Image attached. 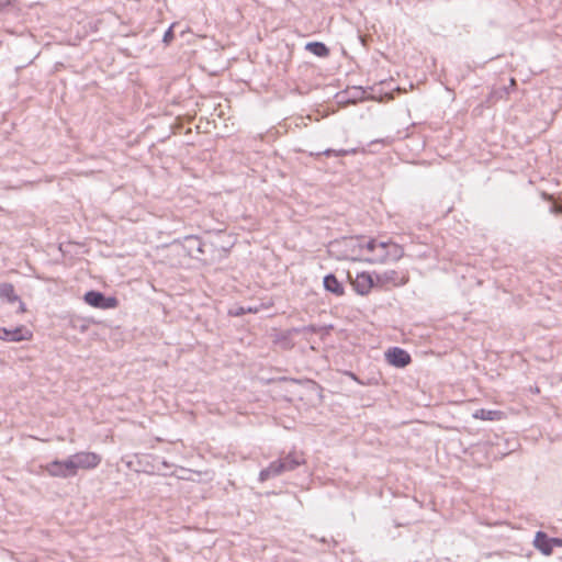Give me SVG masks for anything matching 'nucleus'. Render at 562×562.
<instances>
[{
	"instance_id": "f257e3e1",
	"label": "nucleus",
	"mask_w": 562,
	"mask_h": 562,
	"mask_svg": "<svg viewBox=\"0 0 562 562\" xmlns=\"http://www.w3.org/2000/svg\"><path fill=\"white\" fill-rule=\"evenodd\" d=\"M101 456L95 452L80 451L65 460H54L47 463L44 469L55 477H71L75 476L79 470H91L101 463Z\"/></svg>"
},
{
	"instance_id": "f03ea898",
	"label": "nucleus",
	"mask_w": 562,
	"mask_h": 562,
	"mask_svg": "<svg viewBox=\"0 0 562 562\" xmlns=\"http://www.w3.org/2000/svg\"><path fill=\"white\" fill-rule=\"evenodd\" d=\"M304 463L305 458L303 453L291 451L284 458L271 462L269 467L261 470L259 473V479L261 482L267 481L271 477L283 474L284 472L293 471Z\"/></svg>"
},
{
	"instance_id": "7ed1b4c3",
	"label": "nucleus",
	"mask_w": 562,
	"mask_h": 562,
	"mask_svg": "<svg viewBox=\"0 0 562 562\" xmlns=\"http://www.w3.org/2000/svg\"><path fill=\"white\" fill-rule=\"evenodd\" d=\"M375 286L380 290H390L405 285L409 281V276L406 271L385 270L383 272L374 273Z\"/></svg>"
},
{
	"instance_id": "20e7f679",
	"label": "nucleus",
	"mask_w": 562,
	"mask_h": 562,
	"mask_svg": "<svg viewBox=\"0 0 562 562\" xmlns=\"http://www.w3.org/2000/svg\"><path fill=\"white\" fill-rule=\"evenodd\" d=\"M360 249H364L371 254L367 258L370 263H386V241H378L376 239H370L366 244H359Z\"/></svg>"
},
{
	"instance_id": "39448f33",
	"label": "nucleus",
	"mask_w": 562,
	"mask_h": 562,
	"mask_svg": "<svg viewBox=\"0 0 562 562\" xmlns=\"http://www.w3.org/2000/svg\"><path fill=\"white\" fill-rule=\"evenodd\" d=\"M83 299L85 302L90 306L101 310L115 308L119 304V301L115 296H105L103 293L93 290L88 291Z\"/></svg>"
},
{
	"instance_id": "423d86ee",
	"label": "nucleus",
	"mask_w": 562,
	"mask_h": 562,
	"mask_svg": "<svg viewBox=\"0 0 562 562\" xmlns=\"http://www.w3.org/2000/svg\"><path fill=\"white\" fill-rule=\"evenodd\" d=\"M355 291L360 295H368L375 286V277L369 272L358 273L355 280H351Z\"/></svg>"
},
{
	"instance_id": "0eeeda50",
	"label": "nucleus",
	"mask_w": 562,
	"mask_h": 562,
	"mask_svg": "<svg viewBox=\"0 0 562 562\" xmlns=\"http://www.w3.org/2000/svg\"><path fill=\"white\" fill-rule=\"evenodd\" d=\"M32 331L29 330L25 326L21 325L13 329H7L0 327V339L3 341H23L30 340L32 338Z\"/></svg>"
},
{
	"instance_id": "6e6552de",
	"label": "nucleus",
	"mask_w": 562,
	"mask_h": 562,
	"mask_svg": "<svg viewBox=\"0 0 562 562\" xmlns=\"http://www.w3.org/2000/svg\"><path fill=\"white\" fill-rule=\"evenodd\" d=\"M386 359L390 364L396 368H404L412 361L409 353L398 347L389 349V351L386 352Z\"/></svg>"
},
{
	"instance_id": "1a4fd4ad",
	"label": "nucleus",
	"mask_w": 562,
	"mask_h": 562,
	"mask_svg": "<svg viewBox=\"0 0 562 562\" xmlns=\"http://www.w3.org/2000/svg\"><path fill=\"white\" fill-rule=\"evenodd\" d=\"M323 283L325 290L335 294L336 296H341L345 294V288L342 283L338 281L335 274L329 273L325 276Z\"/></svg>"
},
{
	"instance_id": "9d476101",
	"label": "nucleus",
	"mask_w": 562,
	"mask_h": 562,
	"mask_svg": "<svg viewBox=\"0 0 562 562\" xmlns=\"http://www.w3.org/2000/svg\"><path fill=\"white\" fill-rule=\"evenodd\" d=\"M533 544L539 551H541L546 555H549L552 552L551 540L542 531H538L536 533Z\"/></svg>"
},
{
	"instance_id": "9b49d317",
	"label": "nucleus",
	"mask_w": 562,
	"mask_h": 562,
	"mask_svg": "<svg viewBox=\"0 0 562 562\" xmlns=\"http://www.w3.org/2000/svg\"><path fill=\"white\" fill-rule=\"evenodd\" d=\"M386 262L398 261L404 256V249L396 243L386 241Z\"/></svg>"
},
{
	"instance_id": "f8f14e48",
	"label": "nucleus",
	"mask_w": 562,
	"mask_h": 562,
	"mask_svg": "<svg viewBox=\"0 0 562 562\" xmlns=\"http://www.w3.org/2000/svg\"><path fill=\"white\" fill-rule=\"evenodd\" d=\"M305 49L317 57H327L329 48L322 42H310L306 44Z\"/></svg>"
},
{
	"instance_id": "ddd939ff",
	"label": "nucleus",
	"mask_w": 562,
	"mask_h": 562,
	"mask_svg": "<svg viewBox=\"0 0 562 562\" xmlns=\"http://www.w3.org/2000/svg\"><path fill=\"white\" fill-rule=\"evenodd\" d=\"M0 297L7 299L11 303L20 301L11 283H0Z\"/></svg>"
},
{
	"instance_id": "4468645a",
	"label": "nucleus",
	"mask_w": 562,
	"mask_h": 562,
	"mask_svg": "<svg viewBox=\"0 0 562 562\" xmlns=\"http://www.w3.org/2000/svg\"><path fill=\"white\" fill-rule=\"evenodd\" d=\"M474 418H480L483 420H494V419H502L503 418V412L501 411H486V409H479L473 414Z\"/></svg>"
},
{
	"instance_id": "2eb2a0df",
	"label": "nucleus",
	"mask_w": 562,
	"mask_h": 562,
	"mask_svg": "<svg viewBox=\"0 0 562 562\" xmlns=\"http://www.w3.org/2000/svg\"><path fill=\"white\" fill-rule=\"evenodd\" d=\"M357 153H358L357 148H350V149H331V148H328V149H325L322 153H317L316 155L317 156L325 155L327 157H330V156L342 157V156H347V155H355Z\"/></svg>"
},
{
	"instance_id": "dca6fc26",
	"label": "nucleus",
	"mask_w": 562,
	"mask_h": 562,
	"mask_svg": "<svg viewBox=\"0 0 562 562\" xmlns=\"http://www.w3.org/2000/svg\"><path fill=\"white\" fill-rule=\"evenodd\" d=\"M70 326L80 333H86L90 327V321L81 317H72L70 319Z\"/></svg>"
},
{
	"instance_id": "f3484780",
	"label": "nucleus",
	"mask_w": 562,
	"mask_h": 562,
	"mask_svg": "<svg viewBox=\"0 0 562 562\" xmlns=\"http://www.w3.org/2000/svg\"><path fill=\"white\" fill-rule=\"evenodd\" d=\"M189 243H192V245L195 247L196 251L201 255L205 252V247L207 246L206 243L202 241L201 238L196 236H190L187 238Z\"/></svg>"
},
{
	"instance_id": "a211bd4d",
	"label": "nucleus",
	"mask_w": 562,
	"mask_h": 562,
	"mask_svg": "<svg viewBox=\"0 0 562 562\" xmlns=\"http://www.w3.org/2000/svg\"><path fill=\"white\" fill-rule=\"evenodd\" d=\"M175 25H176L175 23H173V24H171V25L168 27V30L165 32V34H164L162 42H164L166 45H169V44L173 41V38H175V34H173V26H175Z\"/></svg>"
},
{
	"instance_id": "6ab92c4d",
	"label": "nucleus",
	"mask_w": 562,
	"mask_h": 562,
	"mask_svg": "<svg viewBox=\"0 0 562 562\" xmlns=\"http://www.w3.org/2000/svg\"><path fill=\"white\" fill-rule=\"evenodd\" d=\"M550 211H551V213L560 214V213H562V205L553 204V205L550 207Z\"/></svg>"
},
{
	"instance_id": "aec40b11",
	"label": "nucleus",
	"mask_w": 562,
	"mask_h": 562,
	"mask_svg": "<svg viewBox=\"0 0 562 562\" xmlns=\"http://www.w3.org/2000/svg\"><path fill=\"white\" fill-rule=\"evenodd\" d=\"M551 540V546H557V547H561L562 546V539H559V538H550Z\"/></svg>"
},
{
	"instance_id": "412c9836",
	"label": "nucleus",
	"mask_w": 562,
	"mask_h": 562,
	"mask_svg": "<svg viewBox=\"0 0 562 562\" xmlns=\"http://www.w3.org/2000/svg\"><path fill=\"white\" fill-rule=\"evenodd\" d=\"M10 4L9 0L1 1L0 0V11L7 8Z\"/></svg>"
},
{
	"instance_id": "4be33fe9",
	"label": "nucleus",
	"mask_w": 562,
	"mask_h": 562,
	"mask_svg": "<svg viewBox=\"0 0 562 562\" xmlns=\"http://www.w3.org/2000/svg\"><path fill=\"white\" fill-rule=\"evenodd\" d=\"M245 313H246V311L243 307H240L237 311H235L233 314L235 316H240V315H244Z\"/></svg>"
},
{
	"instance_id": "5701e85b",
	"label": "nucleus",
	"mask_w": 562,
	"mask_h": 562,
	"mask_svg": "<svg viewBox=\"0 0 562 562\" xmlns=\"http://www.w3.org/2000/svg\"><path fill=\"white\" fill-rule=\"evenodd\" d=\"M356 92H357V94H355V98H358V97L360 98L364 93L363 90H358V89H356Z\"/></svg>"
},
{
	"instance_id": "b1692460",
	"label": "nucleus",
	"mask_w": 562,
	"mask_h": 562,
	"mask_svg": "<svg viewBox=\"0 0 562 562\" xmlns=\"http://www.w3.org/2000/svg\"><path fill=\"white\" fill-rule=\"evenodd\" d=\"M502 92H503V93L501 94V97H503V94L507 95V94H508V88L504 87V88L502 89Z\"/></svg>"
},
{
	"instance_id": "393cba45",
	"label": "nucleus",
	"mask_w": 562,
	"mask_h": 562,
	"mask_svg": "<svg viewBox=\"0 0 562 562\" xmlns=\"http://www.w3.org/2000/svg\"><path fill=\"white\" fill-rule=\"evenodd\" d=\"M20 310H21L22 312H24V311H25V305H24V303H23V302H21V301H20Z\"/></svg>"
},
{
	"instance_id": "a878e982",
	"label": "nucleus",
	"mask_w": 562,
	"mask_h": 562,
	"mask_svg": "<svg viewBox=\"0 0 562 562\" xmlns=\"http://www.w3.org/2000/svg\"><path fill=\"white\" fill-rule=\"evenodd\" d=\"M510 87H515L516 86V80L514 78H510Z\"/></svg>"
},
{
	"instance_id": "bb28decb",
	"label": "nucleus",
	"mask_w": 562,
	"mask_h": 562,
	"mask_svg": "<svg viewBox=\"0 0 562 562\" xmlns=\"http://www.w3.org/2000/svg\"><path fill=\"white\" fill-rule=\"evenodd\" d=\"M304 330L315 331V328L313 326H310V327H305Z\"/></svg>"
},
{
	"instance_id": "cd10ccee",
	"label": "nucleus",
	"mask_w": 562,
	"mask_h": 562,
	"mask_svg": "<svg viewBox=\"0 0 562 562\" xmlns=\"http://www.w3.org/2000/svg\"><path fill=\"white\" fill-rule=\"evenodd\" d=\"M162 465H164V467H166V468H168V467H169V465H168V463H167L166 461H162Z\"/></svg>"
},
{
	"instance_id": "c85d7f7f",
	"label": "nucleus",
	"mask_w": 562,
	"mask_h": 562,
	"mask_svg": "<svg viewBox=\"0 0 562 562\" xmlns=\"http://www.w3.org/2000/svg\"><path fill=\"white\" fill-rule=\"evenodd\" d=\"M293 331H294V333H300V329L294 328V329H293Z\"/></svg>"
}]
</instances>
